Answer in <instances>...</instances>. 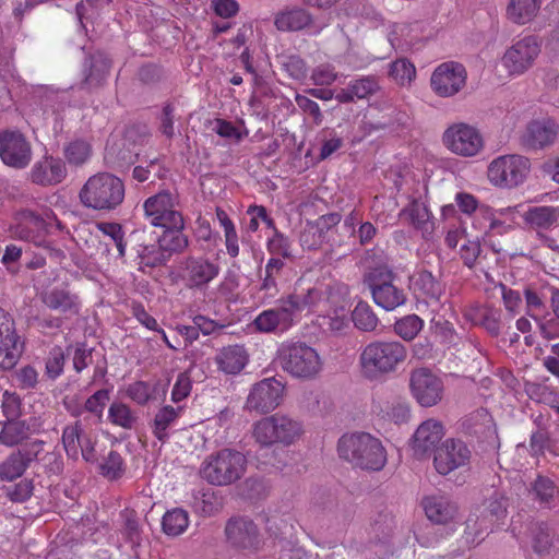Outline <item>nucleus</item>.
Wrapping results in <instances>:
<instances>
[{"label": "nucleus", "instance_id": "14", "mask_svg": "<svg viewBox=\"0 0 559 559\" xmlns=\"http://www.w3.org/2000/svg\"><path fill=\"white\" fill-rule=\"evenodd\" d=\"M0 159L9 167L23 169L32 160V146L20 131H0Z\"/></svg>", "mask_w": 559, "mask_h": 559}, {"label": "nucleus", "instance_id": "12", "mask_svg": "<svg viewBox=\"0 0 559 559\" xmlns=\"http://www.w3.org/2000/svg\"><path fill=\"white\" fill-rule=\"evenodd\" d=\"M467 80V72L462 63L447 61L439 64L430 78V86L439 97H452L461 92Z\"/></svg>", "mask_w": 559, "mask_h": 559}, {"label": "nucleus", "instance_id": "4", "mask_svg": "<svg viewBox=\"0 0 559 559\" xmlns=\"http://www.w3.org/2000/svg\"><path fill=\"white\" fill-rule=\"evenodd\" d=\"M304 435L302 423L282 413L265 416L252 425V438L264 448L289 447Z\"/></svg>", "mask_w": 559, "mask_h": 559}, {"label": "nucleus", "instance_id": "48", "mask_svg": "<svg viewBox=\"0 0 559 559\" xmlns=\"http://www.w3.org/2000/svg\"><path fill=\"white\" fill-rule=\"evenodd\" d=\"M531 492L540 504L549 507L558 492V487L549 477L538 475L532 483Z\"/></svg>", "mask_w": 559, "mask_h": 559}, {"label": "nucleus", "instance_id": "23", "mask_svg": "<svg viewBox=\"0 0 559 559\" xmlns=\"http://www.w3.org/2000/svg\"><path fill=\"white\" fill-rule=\"evenodd\" d=\"M227 540L237 548L255 549L259 545L257 525L248 519H230L225 527Z\"/></svg>", "mask_w": 559, "mask_h": 559}, {"label": "nucleus", "instance_id": "17", "mask_svg": "<svg viewBox=\"0 0 559 559\" xmlns=\"http://www.w3.org/2000/svg\"><path fill=\"white\" fill-rule=\"evenodd\" d=\"M23 348L24 343L16 332L12 316L0 308V367L13 368L20 359Z\"/></svg>", "mask_w": 559, "mask_h": 559}, {"label": "nucleus", "instance_id": "27", "mask_svg": "<svg viewBox=\"0 0 559 559\" xmlns=\"http://www.w3.org/2000/svg\"><path fill=\"white\" fill-rule=\"evenodd\" d=\"M421 506L429 521L435 524H448L452 522L457 514V507L449 497L444 495L426 496Z\"/></svg>", "mask_w": 559, "mask_h": 559}, {"label": "nucleus", "instance_id": "62", "mask_svg": "<svg viewBox=\"0 0 559 559\" xmlns=\"http://www.w3.org/2000/svg\"><path fill=\"white\" fill-rule=\"evenodd\" d=\"M192 389V381L188 373L180 372L177 376L176 382L171 390V401L174 403H179L187 399Z\"/></svg>", "mask_w": 559, "mask_h": 559}, {"label": "nucleus", "instance_id": "55", "mask_svg": "<svg viewBox=\"0 0 559 559\" xmlns=\"http://www.w3.org/2000/svg\"><path fill=\"white\" fill-rule=\"evenodd\" d=\"M124 473L122 456L117 451H110L100 464V474L108 479H118Z\"/></svg>", "mask_w": 559, "mask_h": 559}, {"label": "nucleus", "instance_id": "47", "mask_svg": "<svg viewBox=\"0 0 559 559\" xmlns=\"http://www.w3.org/2000/svg\"><path fill=\"white\" fill-rule=\"evenodd\" d=\"M424 320L417 314H407L396 320L393 330L402 340L413 341L424 328Z\"/></svg>", "mask_w": 559, "mask_h": 559}, {"label": "nucleus", "instance_id": "8", "mask_svg": "<svg viewBox=\"0 0 559 559\" xmlns=\"http://www.w3.org/2000/svg\"><path fill=\"white\" fill-rule=\"evenodd\" d=\"M531 171V160L520 154H507L493 158L487 168L489 182L501 189L521 186Z\"/></svg>", "mask_w": 559, "mask_h": 559}, {"label": "nucleus", "instance_id": "37", "mask_svg": "<svg viewBox=\"0 0 559 559\" xmlns=\"http://www.w3.org/2000/svg\"><path fill=\"white\" fill-rule=\"evenodd\" d=\"M41 300L49 309L61 312L78 313L80 302L78 296L63 288H52L41 295Z\"/></svg>", "mask_w": 559, "mask_h": 559}, {"label": "nucleus", "instance_id": "15", "mask_svg": "<svg viewBox=\"0 0 559 559\" xmlns=\"http://www.w3.org/2000/svg\"><path fill=\"white\" fill-rule=\"evenodd\" d=\"M472 459V450L461 439H447L441 447L436 449L433 465L440 475L468 466Z\"/></svg>", "mask_w": 559, "mask_h": 559}, {"label": "nucleus", "instance_id": "30", "mask_svg": "<svg viewBox=\"0 0 559 559\" xmlns=\"http://www.w3.org/2000/svg\"><path fill=\"white\" fill-rule=\"evenodd\" d=\"M182 413V406L164 405L158 408L150 421L153 436L162 443L167 442L170 437L169 429L177 424Z\"/></svg>", "mask_w": 559, "mask_h": 559}, {"label": "nucleus", "instance_id": "24", "mask_svg": "<svg viewBox=\"0 0 559 559\" xmlns=\"http://www.w3.org/2000/svg\"><path fill=\"white\" fill-rule=\"evenodd\" d=\"M66 177L64 162L52 156H45L36 162L29 173L31 181L43 187L58 185Z\"/></svg>", "mask_w": 559, "mask_h": 559}, {"label": "nucleus", "instance_id": "13", "mask_svg": "<svg viewBox=\"0 0 559 559\" xmlns=\"http://www.w3.org/2000/svg\"><path fill=\"white\" fill-rule=\"evenodd\" d=\"M540 52V43L536 36L530 35L514 43L502 57V64L512 75L526 72Z\"/></svg>", "mask_w": 559, "mask_h": 559}, {"label": "nucleus", "instance_id": "45", "mask_svg": "<svg viewBox=\"0 0 559 559\" xmlns=\"http://www.w3.org/2000/svg\"><path fill=\"white\" fill-rule=\"evenodd\" d=\"M108 420L114 426L130 430L136 423V416L129 405L114 402L108 408Z\"/></svg>", "mask_w": 559, "mask_h": 559}, {"label": "nucleus", "instance_id": "46", "mask_svg": "<svg viewBox=\"0 0 559 559\" xmlns=\"http://www.w3.org/2000/svg\"><path fill=\"white\" fill-rule=\"evenodd\" d=\"M82 431V424L79 420L63 428L62 444L68 457L72 460H78L80 455Z\"/></svg>", "mask_w": 559, "mask_h": 559}, {"label": "nucleus", "instance_id": "44", "mask_svg": "<svg viewBox=\"0 0 559 559\" xmlns=\"http://www.w3.org/2000/svg\"><path fill=\"white\" fill-rule=\"evenodd\" d=\"M546 452L554 455H559V452L555 448V442L550 438L548 429L539 427L532 432L530 438V453L534 457L544 456Z\"/></svg>", "mask_w": 559, "mask_h": 559}, {"label": "nucleus", "instance_id": "2", "mask_svg": "<svg viewBox=\"0 0 559 559\" xmlns=\"http://www.w3.org/2000/svg\"><path fill=\"white\" fill-rule=\"evenodd\" d=\"M407 348L397 341H373L367 344L359 356L362 376L378 380L393 373L407 359Z\"/></svg>", "mask_w": 559, "mask_h": 559}, {"label": "nucleus", "instance_id": "40", "mask_svg": "<svg viewBox=\"0 0 559 559\" xmlns=\"http://www.w3.org/2000/svg\"><path fill=\"white\" fill-rule=\"evenodd\" d=\"M120 516L122 519L120 534L124 542L132 549L140 547L142 544V527L138 512L133 509H124L121 511Z\"/></svg>", "mask_w": 559, "mask_h": 559}, {"label": "nucleus", "instance_id": "36", "mask_svg": "<svg viewBox=\"0 0 559 559\" xmlns=\"http://www.w3.org/2000/svg\"><path fill=\"white\" fill-rule=\"evenodd\" d=\"M540 4V0H509L506 15L512 23L525 25L536 17Z\"/></svg>", "mask_w": 559, "mask_h": 559}, {"label": "nucleus", "instance_id": "9", "mask_svg": "<svg viewBox=\"0 0 559 559\" xmlns=\"http://www.w3.org/2000/svg\"><path fill=\"white\" fill-rule=\"evenodd\" d=\"M395 278L396 274L388 265L376 266L366 276L373 301L388 311L396 309L406 301L404 290L394 285Z\"/></svg>", "mask_w": 559, "mask_h": 559}, {"label": "nucleus", "instance_id": "29", "mask_svg": "<svg viewBox=\"0 0 559 559\" xmlns=\"http://www.w3.org/2000/svg\"><path fill=\"white\" fill-rule=\"evenodd\" d=\"M287 298L299 318L302 311L310 310L320 304L329 302L330 294L328 295V287L316 285L307 288L296 287L293 293L287 295Z\"/></svg>", "mask_w": 559, "mask_h": 559}, {"label": "nucleus", "instance_id": "64", "mask_svg": "<svg viewBox=\"0 0 559 559\" xmlns=\"http://www.w3.org/2000/svg\"><path fill=\"white\" fill-rule=\"evenodd\" d=\"M480 252V242L477 240H467L460 249L461 259L463 260L464 265L469 269L474 267Z\"/></svg>", "mask_w": 559, "mask_h": 559}, {"label": "nucleus", "instance_id": "41", "mask_svg": "<svg viewBox=\"0 0 559 559\" xmlns=\"http://www.w3.org/2000/svg\"><path fill=\"white\" fill-rule=\"evenodd\" d=\"M189 523L188 512L181 508H174L164 514L162 528L167 536L176 537L187 531Z\"/></svg>", "mask_w": 559, "mask_h": 559}, {"label": "nucleus", "instance_id": "57", "mask_svg": "<svg viewBox=\"0 0 559 559\" xmlns=\"http://www.w3.org/2000/svg\"><path fill=\"white\" fill-rule=\"evenodd\" d=\"M349 91L355 99H364L373 95L379 90V83L374 76H364L348 83Z\"/></svg>", "mask_w": 559, "mask_h": 559}, {"label": "nucleus", "instance_id": "49", "mask_svg": "<svg viewBox=\"0 0 559 559\" xmlns=\"http://www.w3.org/2000/svg\"><path fill=\"white\" fill-rule=\"evenodd\" d=\"M63 154L70 165L81 166L90 159L92 146L85 140H74L66 145Z\"/></svg>", "mask_w": 559, "mask_h": 559}, {"label": "nucleus", "instance_id": "32", "mask_svg": "<svg viewBox=\"0 0 559 559\" xmlns=\"http://www.w3.org/2000/svg\"><path fill=\"white\" fill-rule=\"evenodd\" d=\"M465 318L474 325H479L491 335L500 333V311L487 305H474L465 309Z\"/></svg>", "mask_w": 559, "mask_h": 559}, {"label": "nucleus", "instance_id": "43", "mask_svg": "<svg viewBox=\"0 0 559 559\" xmlns=\"http://www.w3.org/2000/svg\"><path fill=\"white\" fill-rule=\"evenodd\" d=\"M354 325L364 332H372L377 329L379 319L371 306L366 301H359L352 311Z\"/></svg>", "mask_w": 559, "mask_h": 559}, {"label": "nucleus", "instance_id": "5", "mask_svg": "<svg viewBox=\"0 0 559 559\" xmlns=\"http://www.w3.org/2000/svg\"><path fill=\"white\" fill-rule=\"evenodd\" d=\"M281 368L299 380H313L323 369V359L318 350L305 342H285L277 353Z\"/></svg>", "mask_w": 559, "mask_h": 559}, {"label": "nucleus", "instance_id": "56", "mask_svg": "<svg viewBox=\"0 0 559 559\" xmlns=\"http://www.w3.org/2000/svg\"><path fill=\"white\" fill-rule=\"evenodd\" d=\"M379 414H381L382 418L393 421L395 424L406 423L411 416L409 406L402 401L395 400L391 403H388L385 409L381 408Z\"/></svg>", "mask_w": 559, "mask_h": 559}, {"label": "nucleus", "instance_id": "10", "mask_svg": "<svg viewBox=\"0 0 559 559\" xmlns=\"http://www.w3.org/2000/svg\"><path fill=\"white\" fill-rule=\"evenodd\" d=\"M442 142L450 152L462 157L477 156L485 144L480 131L466 122L450 124L443 132Z\"/></svg>", "mask_w": 559, "mask_h": 559}, {"label": "nucleus", "instance_id": "16", "mask_svg": "<svg viewBox=\"0 0 559 559\" xmlns=\"http://www.w3.org/2000/svg\"><path fill=\"white\" fill-rule=\"evenodd\" d=\"M298 317L287 296L278 305L260 312L253 320L257 331L262 333L286 332L298 321Z\"/></svg>", "mask_w": 559, "mask_h": 559}, {"label": "nucleus", "instance_id": "18", "mask_svg": "<svg viewBox=\"0 0 559 559\" xmlns=\"http://www.w3.org/2000/svg\"><path fill=\"white\" fill-rule=\"evenodd\" d=\"M409 386L413 396L424 407L438 404L443 396V382L429 369H416L411 374Z\"/></svg>", "mask_w": 559, "mask_h": 559}, {"label": "nucleus", "instance_id": "61", "mask_svg": "<svg viewBox=\"0 0 559 559\" xmlns=\"http://www.w3.org/2000/svg\"><path fill=\"white\" fill-rule=\"evenodd\" d=\"M109 399V390H98L85 401L84 409L100 418Z\"/></svg>", "mask_w": 559, "mask_h": 559}, {"label": "nucleus", "instance_id": "22", "mask_svg": "<svg viewBox=\"0 0 559 559\" xmlns=\"http://www.w3.org/2000/svg\"><path fill=\"white\" fill-rule=\"evenodd\" d=\"M559 126L554 119L543 118L532 120L522 136L524 146L532 150H542L552 145L558 136Z\"/></svg>", "mask_w": 559, "mask_h": 559}, {"label": "nucleus", "instance_id": "39", "mask_svg": "<svg viewBox=\"0 0 559 559\" xmlns=\"http://www.w3.org/2000/svg\"><path fill=\"white\" fill-rule=\"evenodd\" d=\"M32 457L22 451L12 452L2 463H0V479L2 481H13L21 477L27 469Z\"/></svg>", "mask_w": 559, "mask_h": 559}, {"label": "nucleus", "instance_id": "20", "mask_svg": "<svg viewBox=\"0 0 559 559\" xmlns=\"http://www.w3.org/2000/svg\"><path fill=\"white\" fill-rule=\"evenodd\" d=\"M342 219L338 213L321 215L313 222H307L301 234L300 245L306 250H317L328 241L330 233Z\"/></svg>", "mask_w": 559, "mask_h": 559}, {"label": "nucleus", "instance_id": "63", "mask_svg": "<svg viewBox=\"0 0 559 559\" xmlns=\"http://www.w3.org/2000/svg\"><path fill=\"white\" fill-rule=\"evenodd\" d=\"M131 313L138 320V322L145 326L147 330H158L159 324L157 320L145 310L144 306L141 302H131Z\"/></svg>", "mask_w": 559, "mask_h": 559}, {"label": "nucleus", "instance_id": "25", "mask_svg": "<svg viewBox=\"0 0 559 559\" xmlns=\"http://www.w3.org/2000/svg\"><path fill=\"white\" fill-rule=\"evenodd\" d=\"M411 288L426 305L438 304L444 292L443 284L429 271H418L411 277Z\"/></svg>", "mask_w": 559, "mask_h": 559}, {"label": "nucleus", "instance_id": "1", "mask_svg": "<svg viewBox=\"0 0 559 559\" xmlns=\"http://www.w3.org/2000/svg\"><path fill=\"white\" fill-rule=\"evenodd\" d=\"M337 453L354 467L372 472L381 471L388 461L382 442L368 432L343 435L337 442Z\"/></svg>", "mask_w": 559, "mask_h": 559}, {"label": "nucleus", "instance_id": "42", "mask_svg": "<svg viewBox=\"0 0 559 559\" xmlns=\"http://www.w3.org/2000/svg\"><path fill=\"white\" fill-rule=\"evenodd\" d=\"M192 507L195 512L211 516L223 508V501L212 489H206L194 493Z\"/></svg>", "mask_w": 559, "mask_h": 559}, {"label": "nucleus", "instance_id": "7", "mask_svg": "<svg viewBox=\"0 0 559 559\" xmlns=\"http://www.w3.org/2000/svg\"><path fill=\"white\" fill-rule=\"evenodd\" d=\"M144 218L160 229L183 228L185 219L177 192L162 190L143 203Z\"/></svg>", "mask_w": 559, "mask_h": 559}, {"label": "nucleus", "instance_id": "11", "mask_svg": "<svg viewBox=\"0 0 559 559\" xmlns=\"http://www.w3.org/2000/svg\"><path fill=\"white\" fill-rule=\"evenodd\" d=\"M284 391L285 385L274 377L262 379L250 389L245 408L258 414H269L282 404Z\"/></svg>", "mask_w": 559, "mask_h": 559}, {"label": "nucleus", "instance_id": "52", "mask_svg": "<svg viewBox=\"0 0 559 559\" xmlns=\"http://www.w3.org/2000/svg\"><path fill=\"white\" fill-rule=\"evenodd\" d=\"M97 228L115 245L118 258H124L127 243L124 241V231L122 226L119 223L102 222L97 224Z\"/></svg>", "mask_w": 559, "mask_h": 559}, {"label": "nucleus", "instance_id": "50", "mask_svg": "<svg viewBox=\"0 0 559 559\" xmlns=\"http://www.w3.org/2000/svg\"><path fill=\"white\" fill-rule=\"evenodd\" d=\"M389 75L399 85L405 86L416 78V68L409 60L401 58L390 64Z\"/></svg>", "mask_w": 559, "mask_h": 559}, {"label": "nucleus", "instance_id": "35", "mask_svg": "<svg viewBox=\"0 0 559 559\" xmlns=\"http://www.w3.org/2000/svg\"><path fill=\"white\" fill-rule=\"evenodd\" d=\"M111 69V59L103 51H96L88 58V69L84 83L88 87H99L106 82Z\"/></svg>", "mask_w": 559, "mask_h": 559}, {"label": "nucleus", "instance_id": "53", "mask_svg": "<svg viewBox=\"0 0 559 559\" xmlns=\"http://www.w3.org/2000/svg\"><path fill=\"white\" fill-rule=\"evenodd\" d=\"M33 490V480L26 478L16 484L2 487L4 496L14 503L27 501L32 497Z\"/></svg>", "mask_w": 559, "mask_h": 559}, {"label": "nucleus", "instance_id": "38", "mask_svg": "<svg viewBox=\"0 0 559 559\" xmlns=\"http://www.w3.org/2000/svg\"><path fill=\"white\" fill-rule=\"evenodd\" d=\"M33 433L26 420H5L0 431V443L5 447H14L27 440Z\"/></svg>", "mask_w": 559, "mask_h": 559}, {"label": "nucleus", "instance_id": "21", "mask_svg": "<svg viewBox=\"0 0 559 559\" xmlns=\"http://www.w3.org/2000/svg\"><path fill=\"white\" fill-rule=\"evenodd\" d=\"M274 24L281 32L308 29L311 36H318L328 26V23H314L312 14L302 8H294L278 13L275 16Z\"/></svg>", "mask_w": 559, "mask_h": 559}, {"label": "nucleus", "instance_id": "34", "mask_svg": "<svg viewBox=\"0 0 559 559\" xmlns=\"http://www.w3.org/2000/svg\"><path fill=\"white\" fill-rule=\"evenodd\" d=\"M523 217L532 228L549 230L559 226V206H533L524 213Z\"/></svg>", "mask_w": 559, "mask_h": 559}, {"label": "nucleus", "instance_id": "33", "mask_svg": "<svg viewBox=\"0 0 559 559\" xmlns=\"http://www.w3.org/2000/svg\"><path fill=\"white\" fill-rule=\"evenodd\" d=\"M166 390L159 382L138 380L130 383L126 389V395L139 406H145L151 402L164 397Z\"/></svg>", "mask_w": 559, "mask_h": 559}, {"label": "nucleus", "instance_id": "54", "mask_svg": "<svg viewBox=\"0 0 559 559\" xmlns=\"http://www.w3.org/2000/svg\"><path fill=\"white\" fill-rule=\"evenodd\" d=\"M524 298L526 304V312L532 318H537L545 311V294L542 289H538L534 286H527L524 289Z\"/></svg>", "mask_w": 559, "mask_h": 559}, {"label": "nucleus", "instance_id": "19", "mask_svg": "<svg viewBox=\"0 0 559 559\" xmlns=\"http://www.w3.org/2000/svg\"><path fill=\"white\" fill-rule=\"evenodd\" d=\"M219 272L221 266L215 260L189 257L185 261L182 278L188 288L203 290L219 275Z\"/></svg>", "mask_w": 559, "mask_h": 559}, {"label": "nucleus", "instance_id": "3", "mask_svg": "<svg viewBox=\"0 0 559 559\" xmlns=\"http://www.w3.org/2000/svg\"><path fill=\"white\" fill-rule=\"evenodd\" d=\"M123 181L107 171L91 176L79 192L81 203L96 211H112L124 200Z\"/></svg>", "mask_w": 559, "mask_h": 559}, {"label": "nucleus", "instance_id": "31", "mask_svg": "<svg viewBox=\"0 0 559 559\" xmlns=\"http://www.w3.org/2000/svg\"><path fill=\"white\" fill-rule=\"evenodd\" d=\"M249 356L243 346L229 345L223 347L215 356L218 370L227 374L239 373L248 364Z\"/></svg>", "mask_w": 559, "mask_h": 559}, {"label": "nucleus", "instance_id": "28", "mask_svg": "<svg viewBox=\"0 0 559 559\" xmlns=\"http://www.w3.org/2000/svg\"><path fill=\"white\" fill-rule=\"evenodd\" d=\"M183 228L163 229L158 239L159 250L152 258L147 257L146 265L158 266L167 262L171 252H179L188 246V239L182 234Z\"/></svg>", "mask_w": 559, "mask_h": 559}, {"label": "nucleus", "instance_id": "51", "mask_svg": "<svg viewBox=\"0 0 559 559\" xmlns=\"http://www.w3.org/2000/svg\"><path fill=\"white\" fill-rule=\"evenodd\" d=\"M525 392L531 400L548 406H551L556 402L559 394L554 388L536 382H527L525 384Z\"/></svg>", "mask_w": 559, "mask_h": 559}, {"label": "nucleus", "instance_id": "58", "mask_svg": "<svg viewBox=\"0 0 559 559\" xmlns=\"http://www.w3.org/2000/svg\"><path fill=\"white\" fill-rule=\"evenodd\" d=\"M292 242L287 236L275 229L273 236L266 242V249L272 255L288 259L292 257Z\"/></svg>", "mask_w": 559, "mask_h": 559}, {"label": "nucleus", "instance_id": "26", "mask_svg": "<svg viewBox=\"0 0 559 559\" xmlns=\"http://www.w3.org/2000/svg\"><path fill=\"white\" fill-rule=\"evenodd\" d=\"M444 427L441 421L430 418L421 423L413 437V449L417 455H425L436 449L444 437Z\"/></svg>", "mask_w": 559, "mask_h": 559}, {"label": "nucleus", "instance_id": "60", "mask_svg": "<svg viewBox=\"0 0 559 559\" xmlns=\"http://www.w3.org/2000/svg\"><path fill=\"white\" fill-rule=\"evenodd\" d=\"M247 214L251 216L248 226L250 231L255 233L259 229V223H257V218H261V222H263L269 228H272L274 231L275 229H277L274 219L267 214V211L263 205H249Z\"/></svg>", "mask_w": 559, "mask_h": 559}, {"label": "nucleus", "instance_id": "59", "mask_svg": "<svg viewBox=\"0 0 559 559\" xmlns=\"http://www.w3.org/2000/svg\"><path fill=\"white\" fill-rule=\"evenodd\" d=\"M1 413L5 420L17 419L22 414V401L15 392L4 391L1 400Z\"/></svg>", "mask_w": 559, "mask_h": 559}, {"label": "nucleus", "instance_id": "6", "mask_svg": "<svg viewBox=\"0 0 559 559\" xmlns=\"http://www.w3.org/2000/svg\"><path fill=\"white\" fill-rule=\"evenodd\" d=\"M246 456L233 449H223L211 454L202 464L201 474L207 483L227 486L239 480L246 472Z\"/></svg>", "mask_w": 559, "mask_h": 559}]
</instances>
